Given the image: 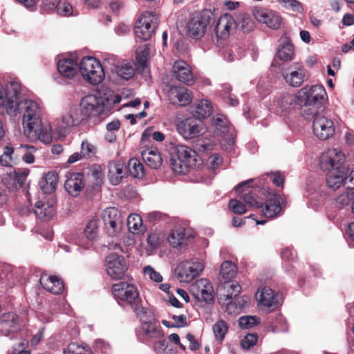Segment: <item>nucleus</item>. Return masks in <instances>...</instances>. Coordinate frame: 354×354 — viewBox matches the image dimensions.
Segmentation results:
<instances>
[{
    "mask_svg": "<svg viewBox=\"0 0 354 354\" xmlns=\"http://www.w3.org/2000/svg\"><path fill=\"white\" fill-rule=\"evenodd\" d=\"M128 170L133 178H142L144 175V167L137 158H131L129 160Z\"/></svg>",
    "mask_w": 354,
    "mask_h": 354,
    "instance_id": "41",
    "label": "nucleus"
},
{
    "mask_svg": "<svg viewBox=\"0 0 354 354\" xmlns=\"http://www.w3.org/2000/svg\"><path fill=\"white\" fill-rule=\"evenodd\" d=\"M279 298V295L275 294L274 291L268 287L263 288L259 295V300L261 304L268 308L277 307L280 304Z\"/></svg>",
    "mask_w": 354,
    "mask_h": 354,
    "instance_id": "29",
    "label": "nucleus"
},
{
    "mask_svg": "<svg viewBox=\"0 0 354 354\" xmlns=\"http://www.w3.org/2000/svg\"><path fill=\"white\" fill-rule=\"evenodd\" d=\"M178 133L185 139L190 140L204 133L201 122L193 118L180 120L176 124Z\"/></svg>",
    "mask_w": 354,
    "mask_h": 354,
    "instance_id": "14",
    "label": "nucleus"
},
{
    "mask_svg": "<svg viewBox=\"0 0 354 354\" xmlns=\"http://www.w3.org/2000/svg\"><path fill=\"white\" fill-rule=\"evenodd\" d=\"M252 181V180H250L240 183L235 187V189L238 193L239 198L243 201L248 207L259 208L263 206V202L257 195V188H251L249 186H246Z\"/></svg>",
    "mask_w": 354,
    "mask_h": 354,
    "instance_id": "15",
    "label": "nucleus"
},
{
    "mask_svg": "<svg viewBox=\"0 0 354 354\" xmlns=\"http://www.w3.org/2000/svg\"><path fill=\"white\" fill-rule=\"evenodd\" d=\"M39 282L46 290L54 295L60 294L64 288L63 281L56 276L43 274L39 279Z\"/></svg>",
    "mask_w": 354,
    "mask_h": 354,
    "instance_id": "26",
    "label": "nucleus"
},
{
    "mask_svg": "<svg viewBox=\"0 0 354 354\" xmlns=\"http://www.w3.org/2000/svg\"><path fill=\"white\" fill-rule=\"evenodd\" d=\"M84 80L93 85H98L104 79V71L101 63L93 57H84L79 65Z\"/></svg>",
    "mask_w": 354,
    "mask_h": 354,
    "instance_id": "6",
    "label": "nucleus"
},
{
    "mask_svg": "<svg viewBox=\"0 0 354 354\" xmlns=\"http://www.w3.org/2000/svg\"><path fill=\"white\" fill-rule=\"evenodd\" d=\"M29 174V169H18L14 171V180L16 182L19 187H21L25 183L26 179Z\"/></svg>",
    "mask_w": 354,
    "mask_h": 354,
    "instance_id": "60",
    "label": "nucleus"
},
{
    "mask_svg": "<svg viewBox=\"0 0 354 354\" xmlns=\"http://www.w3.org/2000/svg\"><path fill=\"white\" fill-rule=\"evenodd\" d=\"M104 223L123 219L121 212L115 207H108L102 214Z\"/></svg>",
    "mask_w": 354,
    "mask_h": 354,
    "instance_id": "46",
    "label": "nucleus"
},
{
    "mask_svg": "<svg viewBox=\"0 0 354 354\" xmlns=\"http://www.w3.org/2000/svg\"><path fill=\"white\" fill-rule=\"evenodd\" d=\"M37 149L29 145H21L16 148V153L18 158H21L26 163L32 164L35 162V153Z\"/></svg>",
    "mask_w": 354,
    "mask_h": 354,
    "instance_id": "37",
    "label": "nucleus"
},
{
    "mask_svg": "<svg viewBox=\"0 0 354 354\" xmlns=\"http://www.w3.org/2000/svg\"><path fill=\"white\" fill-rule=\"evenodd\" d=\"M126 165L120 160L110 162L108 165V178L113 185H119L126 175Z\"/></svg>",
    "mask_w": 354,
    "mask_h": 354,
    "instance_id": "22",
    "label": "nucleus"
},
{
    "mask_svg": "<svg viewBox=\"0 0 354 354\" xmlns=\"http://www.w3.org/2000/svg\"><path fill=\"white\" fill-rule=\"evenodd\" d=\"M227 330V326L224 321L216 322L213 326V331L217 340L221 342L224 339L225 335Z\"/></svg>",
    "mask_w": 354,
    "mask_h": 354,
    "instance_id": "53",
    "label": "nucleus"
},
{
    "mask_svg": "<svg viewBox=\"0 0 354 354\" xmlns=\"http://www.w3.org/2000/svg\"><path fill=\"white\" fill-rule=\"evenodd\" d=\"M326 95V92L322 85L302 88L299 92L301 115L307 119L314 117L318 113V107L322 104Z\"/></svg>",
    "mask_w": 354,
    "mask_h": 354,
    "instance_id": "3",
    "label": "nucleus"
},
{
    "mask_svg": "<svg viewBox=\"0 0 354 354\" xmlns=\"http://www.w3.org/2000/svg\"><path fill=\"white\" fill-rule=\"evenodd\" d=\"M96 147L88 140H83L81 145V153L84 158H90L96 153Z\"/></svg>",
    "mask_w": 354,
    "mask_h": 354,
    "instance_id": "54",
    "label": "nucleus"
},
{
    "mask_svg": "<svg viewBox=\"0 0 354 354\" xmlns=\"http://www.w3.org/2000/svg\"><path fill=\"white\" fill-rule=\"evenodd\" d=\"M173 72L176 78L180 82L187 84L194 83V76L188 64L182 60L177 61L173 66Z\"/></svg>",
    "mask_w": 354,
    "mask_h": 354,
    "instance_id": "24",
    "label": "nucleus"
},
{
    "mask_svg": "<svg viewBox=\"0 0 354 354\" xmlns=\"http://www.w3.org/2000/svg\"><path fill=\"white\" fill-rule=\"evenodd\" d=\"M143 272L145 276L149 277L151 280L155 282L159 283L162 281L161 274L156 272L151 266H147L143 268Z\"/></svg>",
    "mask_w": 354,
    "mask_h": 354,
    "instance_id": "61",
    "label": "nucleus"
},
{
    "mask_svg": "<svg viewBox=\"0 0 354 354\" xmlns=\"http://www.w3.org/2000/svg\"><path fill=\"white\" fill-rule=\"evenodd\" d=\"M107 234L112 237L118 236L123 225V219L104 223Z\"/></svg>",
    "mask_w": 354,
    "mask_h": 354,
    "instance_id": "47",
    "label": "nucleus"
},
{
    "mask_svg": "<svg viewBox=\"0 0 354 354\" xmlns=\"http://www.w3.org/2000/svg\"><path fill=\"white\" fill-rule=\"evenodd\" d=\"M21 85L18 81L8 82L4 86L0 83V114L23 118L24 131L32 126L37 127L41 120V110L39 104L32 100H19Z\"/></svg>",
    "mask_w": 354,
    "mask_h": 354,
    "instance_id": "1",
    "label": "nucleus"
},
{
    "mask_svg": "<svg viewBox=\"0 0 354 354\" xmlns=\"http://www.w3.org/2000/svg\"><path fill=\"white\" fill-rule=\"evenodd\" d=\"M112 293L120 305L129 304L136 315H141L145 309L141 305L139 292L136 286L127 282H120L112 286Z\"/></svg>",
    "mask_w": 354,
    "mask_h": 354,
    "instance_id": "4",
    "label": "nucleus"
},
{
    "mask_svg": "<svg viewBox=\"0 0 354 354\" xmlns=\"http://www.w3.org/2000/svg\"><path fill=\"white\" fill-rule=\"evenodd\" d=\"M57 7V12L62 16L69 17L73 15V7L71 4L66 0L60 1L56 6V2L52 3L50 9H54Z\"/></svg>",
    "mask_w": 354,
    "mask_h": 354,
    "instance_id": "44",
    "label": "nucleus"
},
{
    "mask_svg": "<svg viewBox=\"0 0 354 354\" xmlns=\"http://www.w3.org/2000/svg\"><path fill=\"white\" fill-rule=\"evenodd\" d=\"M213 122L216 129L221 133H225L228 131L229 122L225 116L221 115L214 118Z\"/></svg>",
    "mask_w": 354,
    "mask_h": 354,
    "instance_id": "56",
    "label": "nucleus"
},
{
    "mask_svg": "<svg viewBox=\"0 0 354 354\" xmlns=\"http://www.w3.org/2000/svg\"><path fill=\"white\" fill-rule=\"evenodd\" d=\"M213 111L212 104L207 100H201L197 102L195 106V113L198 118L209 117Z\"/></svg>",
    "mask_w": 354,
    "mask_h": 354,
    "instance_id": "40",
    "label": "nucleus"
},
{
    "mask_svg": "<svg viewBox=\"0 0 354 354\" xmlns=\"http://www.w3.org/2000/svg\"><path fill=\"white\" fill-rule=\"evenodd\" d=\"M103 64L104 67L109 68L112 73L116 70L115 68L120 66L117 57L110 54L104 55Z\"/></svg>",
    "mask_w": 354,
    "mask_h": 354,
    "instance_id": "55",
    "label": "nucleus"
},
{
    "mask_svg": "<svg viewBox=\"0 0 354 354\" xmlns=\"http://www.w3.org/2000/svg\"><path fill=\"white\" fill-rule=\"evenodd\" d=\"M0 322L1 335L13 339L15 334L20 329L17 315L12 312L4 313L0 317Z\"/></svg>",
    "mask_w": 354,
    "mask_h": 354,
    "instance_id": "18",
    "label": "nucleus"
},
{
    "mask_svg": "<svg viewBox=\"0 0 354 354\" xmlns=\"http://www.w3.org/2000/svg\"><path fill=\"white\" fill-rule=\"evenodd\" d=\"M313 118V132L319 139L327 140L334 134L335 127L333 120L318 113Z\"/></svg>",
    "mask_w": 354,
    "mask_h": 354,
    "instance_id": "16",
    "label": "nucleus"
},
{
    "mask_svg": "<svg viewBox=\"0 0 354 354\" xmlns=\"http://www.w3.org/2000/svg\"><path fill=\"white\" fill-rule=\"evenodd\" d=\"M277 56L280 60L288 62L293 59L295 50L293 45L289 41H285L279 46Z\"/></svg>",
    "mask_w": 354,
    "mask_h": 354,
    "instance_id": "38",
    "label": "nucleus"
},
{
    "mask_svg": "<svg viewBox=\"0 0 354 354\" xmlns=\"http://www.w3.org/2000/svg\"><path fill=\"white\" fill-rule=\"evenodd\" d=\"M94 350L103 354H110V346L102 339L95 340L93 346Z\"/></svg>",
    "mask_w": 354,
    "mask_h": 354,
    "instance_id": "63",
    "label": "nucleus"
},
{
    "mask_svg": "<svg viewBox=\"0 0 354 354\" xmlns=\"http://www.w3.org/2000/svg\"><path fill=\"white\" fill-rule=\"evenodd\" d=\"M187 238L186 229L179 227L171 232L168 236V241L172 247L178 248L185 244Z\"/></svg>",
    "mask_w": 354,
    "mask_h": 354,
    "instance_id": "35",
    "label": "nucleus"
},
{
    "mask_svg": "<svg viewBox=\"0 0 354 354\" xmlns=\"http://www.w3.org/2000/svg\"><path fill=\"white\" fill-rule=\"evenodd\" d=\"M97 220L92 218L88 221L84 229V235L88 240H95L97 236Z\"/></svg>",
    "mask_w": 354,
    "mask_h": 354,
    "instance_id": "48",
    "label": "nucleus"
},
{
    "mask_svg": "<svg viewBox=\"0 0 354 354\" xmlns=\"http://www.w3.org/2000/svg\"><path fill=\"white\" fill-rule=\"evenodd\" d=\"M344 161V154L337 149H331L322 153L320 157V167L324 171H328L326 184L333 190L345 185V176L340 167Z\"/></svg>",
    "mask_w": 354,
    "mask_h": 354,
    "instance_id": "2",
    "label": "nucleus"
},
{
    "mask_svg": "<svg viewBox=\"0 0 354 354\" xmlns=\"http://www.w3.org/2000/svg\"><path fill=\"white\" fill-rule=\"evenodd\" d=\"M254 16L258 21L274 30L278 29L281 24V16L271 10L257 8L254 11Z\"/></svg>",
    "mask_w": 354,
    "mask_h": 354,
    "instance_id": "19",
    "label": "nucleus"
},
{
    "mask_svg": "<svg viewBox=\"0 0 354 354\" xmlns=\"http://www.w3.org/2000/svg\"><path fill=\"white\" fill-rule=\"evenodd\" d=\"M168 97L172 104L185 106L191 102L192 97L187 88L184 86H173L168 91Z\"/></svg>",
    "mask_w": 354,
    "mask_h": 354,
    "instance_id": "23",
    "label": "nucleus"
},
{
    "mask_svg": "<svg viewBox=\"0 0 354 354\" xmlns=\"http://www.w3.org/2000/svg\"><path fill=\"white\" fill-rule=\"evenodd\" d=\"M115 68L116 70L113 73H115L119 77L125 80L131 79L135 74L134 67L129 63L120 64Z\"/></svg>",
    "mask_w": 354,
    "mask_h": 354,
    "instance_id": "42",
    "label": "nucleus"
},
{
    "mask_svg": "<svg viewBox=\"0 0 354 354\" xmlns=\"http://www.w3.org/2000/svg\"><path fill=\"white\" fill-rule=\"evenodd\" d=\"M204 269V265L198 260L186 261L179 263L175 272L179 281L189 283L199 276Z\"/></svg>",
    "mask_w": 354,
    "mask_h": 354,
    "instance_id": "11",
    "label": "nucleus"
},
{
    "mask_svg": "<svg viewBox=\"0 0 354 354\" xmlns=\"http://www.w3.org/2000/svg\"><path fill=\"white\" fill-rule=\"evenodd\" d=\"M245 205L236 199H231L228 205L229 209L236 214H245L247 212Z\"/></svg>",
    "mask_w": 354,
    "mask_h": 354,
    "instance_id": "57",
    "label": "nucleus"
},
{
    "mask_svg": "<svg viewBox=\"0 0 354 354\" xmlns=\"http://www.w3.org/2000/svg\"><path fill=\"white\" fill-rule=\"evenodd\" d=\"M149 55V48L147 46L139 48L136 52V61L138 65H145V64H147Z\"/></svg>",
    "mask_w": 354,
    "mask_h": 354,
    "instance_id": "58",
    "label": "nucleus"
},
{
    "mask_svg": "<svg viewBox=\"0 0 354 354\" xmlns=\"http://www.w3.org/2000/svg\"><path fill=\"white\" fill-rule=\"evenodd\" d=\"M226 303V311L230 315L239 314L242 309L248 306L249 297L247 296L238 297L236 299L228 300Z\"/></svg>",
    "mask_w": 354,
    "mask_h": 354,
    "instance_id": "34",
    "label": "nucleus"
},
{
    "mask_svg": "<svg viewBox=\"0 0 354 354\" xmlns=\"http://www.w3.org/2000/svg\"><path fill=\"white\" fill-rule=\"evenodd\" d=\"M281 211L279 198L275 194H271L266 201L265 207L262 210L263 216L272 218L275 217Z\"/></svg>",
    "mask_w": 354,
    "mask_h": 354,
    "instance_id": "30",
    "label": "nucleus"
},
{
    "mask_svg": "<svg viewBox=\"0 0 354 354\" xmlns=\"http://www.w3.org/2000/svg\"><path fill=\"white\" fill-rule=\"evenodd\" d=\"M236 274V267L231 261H225L221 266L219 272V276L225 283L231 281Z\"/></svg>",
    "mask_w": 354,
    "mask_h": 354,
    "instance_id": "39",
    "label": "nucleus"
},
{
    "mask_svg": "<svg viewBox=\"0 0 354 354\" xmlns=\"http://www.w3.org/2000/svg\"><path fill=\"white\" fill-rule=\"evenodd\" d=\"M283 8L292 12H301L303 10L301 3L297 0H276Z\"/></svg>",
    "mask_w": 354,
    "mask_h": 354,
    "instance_id": "51",
    "label": "nucleus"
},
{
    "mask_svg": "<svg viewBox=\"0 0 354 354\" xmlns=\"http://www.w3.org/2000/svg\"><path fill=\"white\" fill-rule=\"evenodd\" d=\"M87 180L91 182V187L99 186L101 185L103 178V174L100 167H94L91 171L87 174Z\"/></svg>",
    "mask_w": 354,
    "mask_h": 354,
    "instance_id": "45",
    "label": "nucleus"
},
{
    "mask_svg": "<svg viewBox=\"0 0 354 354\" xmlns=\"http://www.w3.org/2000/svg\"><path fill=\"white\" fill-rule=\"evenodd\" d=\"M274 105L277 109V111L281 112H290L297 106H301L299 95H296L288 93H281L276 97Z\"/></svg>",
    "mask_w": 354,
    "mask_h": 354,
    "instance_id": "20",
    "label": "nucleus"
},
{
    "mask_svg": "<svg viewBox=\"0 0 354 354\" xmlns=\"http://www.w3.org/2000/svg\"><path fill=\"white\" fill-rule=\"evenodd\" d=\"M151 312L147 309L144 310L141 315H137L142 322L139 333L140 338L145 342L152 343L154 339H158L163 336V333L160 325L151 317Z\"/></svg>",
    "mask_w": 354,
    "mask_h": 354,
    "instance_id": "8",
    "label": "nucleus"
},
{
    "mask_svg": "<svg viewBox=\"0 0 354 354\" xmlns=\"http://www.w3.org/2000/svg\"><path fill=\"white\" fill-rule=\"evenodd\" d=\"M258 337L254 334H248L241 342V345L244 349H250L257 342Z\"/></svg>",
    "mask_w": 354,
    "mask_h": 354,
    "instance_id": "62",
    "label": "nucleus"
},
{
    "mask_svg": "<svg viewBox=\"0 0 354 354\" xmlns=\"http://www.w3.org/2000/svg\"><path fill=\"white\" fill-rule=\"evenodd\" d=\"M213 17L214 14L209 10H205L193 15L187 23L189 35L195 39L202 38L205 35L208 26L212 21Z\"/></svg>",
    "mask_w": 354,
    "mask_h": 354,
    "instance_id": "7",
    "label": "nucleus"
},
{
    "mask_svg": "<svg viewBox=\"0 0 354 354\" xmlns=\"http://www.w3.org/2000/svg\"><path fill=\"white\" fill-rule=\"evenodd\" d=\"M295 71L290 73L286 72L282 73V76L286 82L292 87H299L304 82L305 77L303 66L299 64H295Z\"/></svg>",
    "mask_w": 354,
    "mask_h": 354,
    "instance_id": "27",
    "label": "nucleus"
},
{
    "mask_svg": "<svg viewBox=\"0 0 354 354\" xmlns=\"http://www.w3.org/2000/svg\"><path fill=\"white\" fill-rule=\"evenodd\" d=\"M127 266L123 256L116 252L109 254L106 258V270L108 275L113 279H122Z\"/></svg>",
    "mask_w": 354,
    "mask_h": 354,
    "instance_id": "13",
    "label": "nucleus"
},
{
    "mask_svg": "<svg viewBox=\"0 0 354 354\" xmlns=\"http://www.w3.org/2000/svg\"><path fill=\"white\" fill-rule=\"evenodd\" d=\"M237 27V21L231 15H222L214 28L216 45L219 46L221 41L227 39L231 34L234 32Z\"/></svg>",
    "mask_w": 354,
    "mask_h": 354,
    "instance_id": "12",
    "label": "nucleus"
},
{
    "mask_svg": "<svg viewBox=\"0 0 354 354\" xmlns=\"http://www.w3.org/2000/svg\"><path fill=\"white\" fill-rule=\"evenodd\" d=\"M19 159L16 153V149L6 146L0 156V164L3 167H11L17 164Z\"/></svg>",
    "mask_w": 354,
    "mask_h": 354,
    "instance_id": "36",
    "label": "nucleus"
},
{
    "mask_svg": "<svg viewBox=\"0 0 354 354\" xmlns=\"http://www.w3.org/2000/svg\"><path fill=\"white\" fill-rule=\"evenodd\" d=\"M84 176L81 173L73 174L64 184L66 190L73 196H77L86 185Z\"/></svg>",
    "mask_w": 354,
    "mask_h": 354,
    "instance_id": "25",
    "label": "nucleus"
},
{
    "mask_svg": "<svg viewBox=\"0 0 354 354\" xmlns=\"http://www.w3.org/2000/svg\"><path fill=\"white\" fill-rule=\"evenodd\" d=\"M353 192L352 190L347 189L342 194H339L336 198V204L339 208L348 206L350 205L351 200L353 199Z\"/></svg>",
    "mask_w": 354,
    "mask_h": 354,
    "instance_id": "52",
    "label": "nucleus"
},
{
    "mask_svg": "<svg viewBox=\"0 0 354 354\" xmlns=\"http://www.w3.org/2000/svg\"><path fill=\"white\" fill-rule=\"evenodd\" d=\"M225 289L226 290L225 301L237 298L241 291V287L236 281L225 283Z\"/></svg>",
    "mask_w": 354,
    "mask_h": 354,
    "instance_id": "43",
    "label": "nucleus"
},
{
    "mask_svg": "<svg viewBox=\"0 0 354 354\" xmlns=\"http://www.w3.org/2000/svg\"><path fill=\"white\" fill-rule=\"evenodd\" d=\"M106 110L104 100L101 97L88 95L82 98L80 102V114L84 120L87 118H103Z\"/></svg>",
    "mask_w": 354,
    "mask_h": 354,
    "instance_id": "10",
    "label": "nucleus"
},
{
    "mask_svg": "<svg viewBox=\"0 0 354 354\" xmlns=\"http://www.w3.org/2000/svg\"><path fill=\"white\" fill-rule=\"evenodd\" d=\"M84 120L82 114H80V109L77 107L71 108L65 113L61 119L60 129H66L78 124Z\"/></svg>",
    "mask_w": 354,
    "mask_h": 354,
    "instance_id": "28",
    "label": "nucleus"
},
{
    "mask_svg": "<svg viewBox=\"0 0 354 354\" xmlns=\"http://www.w3.org/2000/svg\"><path fill=\"white\" fill-rule=\"evenodd\" d=\"M127 225L132 233L139 232L142 225L141 216L137 214L129 215L127 218Z\"/></svg>",
    "mask_w": 354,
    "mask_h": 354,
    "instance_id": "49",
    "label": "nucleus"
},
{
    "mask_svg": "<svg viewBox=\"0 0 354 354\" xmlns=\"http://www.w3.org/2000/svg\"><path fill=\"white\" fill-rule=\"evenodd\" d=\"M142 160L151 168L157 169L162 162L158 150L156 148L147 149L141 153Z\"/></svg>",
    "mask_w": 354,
    "mask_h": 354,
    "instance_id": "31",
    "label": "nucleus"
},
{
    "mask_svg": "<svg viewBox=\"0 0 354 354\" xmlns=\"http://www.w3.org/2000/svg\"><path fill=\"white\" fill-rule=\"evenodd\" d=\"M24 132L28 137H34L44 144L50 143L52 140L51 127L48 124H43L41 120L39 122L37 127L32 126Z\"/></svg>",
    "mask_w": 354,
    "mask_h": 354,
    "instance_id": "21",
    "label": "nucleus"
},
{
    "mask_svg": "<svg viewBox=\"0 0 354 354\" xmlns=\"http://www.w3.org/2000/svg\"><path fill=\"white\" fill-rule=\"evenodd\" d=\"M35 214L37 218L43 221H48L53 218L55 214V209L52 204L49 203H43L37 201L35 205Z\"/></svg>",
    "mask_w": 354,
    "mask_h": 354,
    "instance_id": "33",
    "label": "nucleus"
},
{
    "mask_svg": "<svg viewBox=\"0 0 354 354\" xmlns=\"http://www.w3.org/2000/svg\"><path fill=\"white\" fill-rule=\"evenodd\" d=\"M57 70L62 76L72 77L76 74L79 67L73 59H63L58 62Z\"/></svg>",
    "mask_w": 354,
    "mask_h": 354,
    "instance_id": "32",
    "label": "nucleus"
},
{
    "mask_svg": "<svg viewBox=\"0 0 354 354\" xmlns=\"http://www.w3.org/2000/svg\"><path fill=\"white\" fill-rule=\"evenodd\" d=\"M288 330L286 322L282 315H278L276 322L273 323V330L274 332H286Z\"/></svg>",
    "mask_w": 354,
    "mask_h": 354,
    "instance_id": "64",
    "label": "nucleus"
},
{
    "mask_svg": "<svg viewBox=\"0 0 354 354\" xmlns=\"http://www.w3.org/2000/svg\"><path fill=\"white\" fill-rule=\"evenodd\" d=\"M258 323V319L255 316H243L240 317L239 324L242 328H250Z\"/></svg>",
    "mask_w": 354,
    "mask_h": 354,
    "instance_id": "59",
    "label": "nucleus"
},
{
    "mask_svg": "<svg viewBox=\"0 0 354 354\" xmlns=\"http://www.w3.org/2000/svg\"><path fill=\"white\" fill-rule=\"evenodd\" d=\"M190 292L198 299L210 304L214 300V289L211 283L207 279H201L193 283Z\"/></svg>",
    "mask_w": 354,
    "mask_h": 354,
    "instance_id": "17",
    "label": "nucleus"
},
{
    "mask_svg": "<svg viewBox=\"0 0 354 354\" xmlns=\"http://www.w3.org/2000/svg\"><path fill=\"white\" fill-rule=\"evenodd\" d=\"M174 149L171 165L176 173L186 174L189 169L196 166L197 153L194 150L183 145H176Z\"/></svg>",
    "mask_w": 354,
    "mask_h": 354,
    "instance_id": "5",
    "label": "nucleus"
},
{
    "mask_svg": "<svg viewBox=\"0 0 354 354\" xmlns=\"http://www.w3.org/2000/svg\"><path fill=\"white\" fill-rule=\"evenodd\" d=\"M158 24L159 18L156 14L145 12L136 23L134 28L136 36L141 40H148L154 33Z\"/></svg>",
    "mask_w": 354,
    "mask_h": 354,
    "instance_id": "9",
    "label": "nucleus"
},
{
    "mask_svg": "<svg viewBox=\"0 0 354 354\" xmlns=\"http://www.w3.org/2000/svg\"><path fill=\"white\" fill-rule=\"evenodd\" d=\"M236 21L238 26H240V28L243 32H249L254 27V22L248 15L244 14L240 16L239 19L236 20Z\"/></svg>",
    "mask_w": 354,
    "mask_h": 354,
    "instance_id": "50",
    "label": "nucleus"
}]
</instances>
